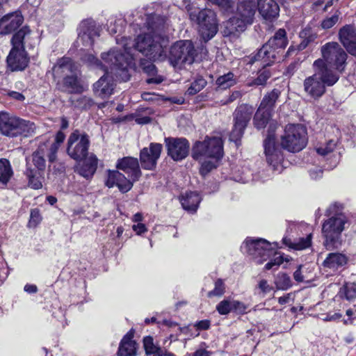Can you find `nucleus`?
<instances>
[{
    "mask_svg": "<svg viewBox=\"0 0 356 356\" xmlns=\"http://www.w3.org/2000/svg\"><path fill=\"white\" fill-rule=\"evenodd\" d=\"M163 42V38L152 31L139 35L135 39L134 42H132L130 38H123L122 44L124 54H122L121 51L113 49L102 54V58L105 63L109 65L111 70H119L122 73H125L129 60L132 59V47L148 57L149 59L155 61L162 60Z\"/></svg>",
    "mask_w": 356,
    "mask_h": 356,
    "instance_id": "nucleus-1",
    "label": "nucleus"
},
{
    "mask_svg": "<svg viewBox=\"0 0 356 356\" xmlns=\"http://www.w3.org/2000/svg\"><path fill=\"white\" fill-rule=\"evenodd\" d=\"M286 31L284 29H279L262 47L258 51L257 54L250 59V63L259 61L264 69L258 72V76L252 81L247 83L248 86H265L267 80L271 76V72L266 69V66L270 65L274 63L278 49H284L286 46Z\"/></svg>",
    "mask_w": 356,
    "mask_h": 356,
    "instance_id": "nucleus-2",
    "label": "nucleus"
},
{
    "mask_svg": "<svg viewBox=\"0 0 356 356\" xmlns=\"http://www.w3.org/2000/svg\"><path fill=\"white\" fill-rule=\"evenodd\" d=\"M314 74L306 78L303 83L305 92L315 99L320 98L326 91V86H332L339 79L334 70L325 69L321 60L313 64Z\"/></svg>",
    "mask_w": 356,
    "mask_h": 356,
    "instance_id": "nucleus-3",
    "label": "nucleus"
},
{
    "mask_svg": "<svg viewBox=\"0 0 356 356\" xmlns=\"http://www.w3.org/2000/svg\"><path fill=\"white\" fill-rule=\"evenodd\" d=\"M31 40V31L24 26L19 29L12 38L13 47L7 57V63L12 71L24 70L29 64V58L26 52L25 45Z\"/></svg>",
    "mask_w": 356,
    "mask_h": 356,
    "instance_id": "nucleus-4",
    "label": "nucleus"
},
{
    "mask_svg": "<svg viewBox=\"0 0 356 356\" xmlns=\"http://www.w3.org/2000/svg\"><path fill=\"white\" fill-rule=\"evenodd\" d=\"M257 11L255 0H238L235 15L225 24L228 34L243 32L248 25L252 24Z\"/></svg>",
    "mask_w": 356,
    "mask_h": 356,
    "instance_id": "nucleus-5",
    "label": "nucleus"
},
{
    "mask_svg": "<svg viewBox=\"0 0 356 356\" xmlns=\"http://www.w3.org/2000/svg\"><path fill=\"white\" fill-rule=\"evenodd\" d=\"M321 51L322 58L316 60L322 61L325 69L334 70L338 74V72L343 71L348 55L337 42L326 43L322 46Z\"/></svg>",
    "mask_w": 356,
    "mask_h": 356,
    "instance_id": "nucleus-6",
    "label": "nucleus"
},
{
    "mask_svg": "<svg viewBox=\"0 0 356 356\" xmlns=\"http://www.w3.org/2000/svg\"><path fill=\"white\" fill-rule=\"evenodd\" d=\"M35 124L6 113H0V134L9 137H28L35 131Z\"/></svg>",
    "mask_w": 356,
    "mask_h": 356,
    "instance_id": "nucleus-7",
    "label": "nucleus"
},
{
    "mask_svg": "<svg viewBox=\"0 0 356 356\" xmlns=\"http://www.w3.org/2000/svg\"><path fill=\"white\" fill-rule=\"evenodd\" d=\"M196 55V49L191 40H179L171 46L168 60L174 67L181 69L186 65H191Z\"/></svg>",
    "mask_w": 356,
    "mask_h": 356,
    "instance_id": "nucleus-8",
    "label": "nucleus"
},
{
    "mask_svg": "<svg viewBox=\"0 0 356 356\" xmlns=\"http://www.w3.org/2000/svg\"><path fill=\"white\" fill-rule=\"evenodd\" d=\"M307 130L300 124H289L285 127L281 136V146L291 152L302 150L307 145Z\"/></svg>",
    "mask_w": 356,
    "mask_h": 356,
    "instance_id": "nucleus-9",
    "label": "nucleus"
},
{
    "mask_svg": "<svg viewBox=\"0 0 356 356\" xmlns=\"http://www.w3.org/2000/svg\"><path fill=\"white\" fill-rule=\"evenodd\" d=\"M222 156V141L220 137H207L203 141L196 142L192 149V157L198 161L206 159L219 160Z\"/></svg>",
    "mask_w": 356,
    "mask_h": 356,
    "instance_id": "nucleus-10",
    "label": "nucleus"
},
{
    "mask_svg": "<svg viewBox=\"0 0 356 356\" xmlns=\"http://www.w3.org/2000/svg\"><path fill=\"white\" fill-rule=\"evenodd\" d=\"M346 222L341 215L332 216L325 220L322 225V235L324 238L323 245L327 250L337 248L341 244V233Z\"/></svg>",
    "mask_w": 356,
    "mask_h": 356,
    "instance_id": "nucleus-11",
    "label": "nucleus"
},
{
    "mask_svg": "<svg viewBox=\"0 0 356 356\" xmlns=\"http://www.w3.org/2000/svg\"><path fill=\"white\" fill-rule=\"evenodd\" d=\"M190 19L199 26V31L205 40L212 38L218 31L216 13L210 9L189 11Z\"/></svg>",
    "mask_w": 356,
    "mask_h": 356,
    "instance_id": "nucleus-12",
    "label": "nucleus"
},
{
    "mask_svg": "<svg viewBox=\"0 0 356 356\" xmlns=\"http://www.w3.org/2000/svg\"><path fill=\"white\" fill-rule=\"evenodd\" d=\"M89 145L88 136L75 130L68 138L67 152L72 159L81 161L87 156Z\"/></svg>",
    "mask_w": 356,
    "mask_h": 356,
    "instance_id": "nucleus-13",
    "label": "nucleus"
},
{
    "mask_svg": "<svg viewBox=\"0 0 356 356\" xmlns=\"http://www.w3.org/2000/svg\"><path fill=\"white\" fill-rule=\"evenodd\" d=\"M253 112V107L248 104H241L236 108L234 113V129L230 135L232 140L236 142L242 137Z\"/></svg>",
    "mask_w": 356,
    "mask_h": 356,
    "instance_id": "nucleus-14",
    "label": "nucleus"
},
{
    "mask_svg": "<svg viewBox=\"0 0 356 356\" xmlns=\"http://www.w3.org/2000/svg\"><path fill=\"white\" fill-rule=\"evenodd\" d=\"M246 252L258 259L257 263L261 264L273 254H276L275 250L269 242L264 239L247 240L245 243Z\"/></svg>",
    "mask_w": 356,
    "mask_h": 356,
    "instance_id": "nucleus-15",
    "label": "nucleus"
},
{
    "mask_svg": "<svg viewBox=\"0 0 356 356\" xmlns=\"http://www.w3.org/2000/svg\"><path fill=\"white\" fill-rule=\"evenodd\" d=\"M163 146L160 143H152L149 147H144L140 150V161L141 166L145 170H154L160 158Z\"/></svg>",
    "mask_w": 356,
    "mask_h": 356,
    "instance_id": "nucleus-16",
    "label": "nucleus"
},
{
    "mask_svg": "<svg viewBox=\"0 0 356 356\" xmlns=\"http://www.w3.org/2000/svg\"><path fill=\"white\" fill-rule=\"evenodd\" d=\"M264 152L267 162L274 168L283 160V155L279 147L276 145L273 130H268L266 138L264 141Z\"/></svg>",
    "mask_w": 356,
    "mask_h": 356,
    "instance_id": "nucleus-17",
    "label": "nucleus"
},
{
    "mask_svg": "<svg viewBox=\"0 0 356 356\" xmlns=\"http://www.w3.org/2000/svg\"><path fill=\"white\" fill-rule=\"evenodd\" d=\"M165 142L167 146L168 154L174 161H181L188 156L190 145L186 139L166 138Z\"/></svg>",
    "mask_w": 356,
    "mask_h": 356,
    "instance_id": "nucleus-18",
    "label": "nucleus"
},
{
    "mask_svg": "<svg viewBox=\"0 0 356 356\" xmlns=\"http://www.w3.org/2000/svg\"><path fill=\"white\" fill-rule=\"evenodd\" d=\"M133 182L118 170H108L105 184L108 188L116 186L120 191L127 193L133 187Z\"/></svg>",
    "mask_w": 356,
    "mask_h": 356,
    "instance_id": "nucleus-19",
    "label": "nucleus"
},
{
    "mask_svg": "<svg viewBox=\"0 0 356 356\" xmlns=\"http://www.w3.org/2000/svg\"><path fill=\"white\" fill-rule=\"evenodd\" d=\"M23 21L22 15L18 12L4 15L0 19V35L11 33L19 27Z\"/></svg>",
    "mask_w": 356,
    "mask_h": 356,
    "instance_id": "nucleus-20",
    "label": "nucleus"
},
{
    "mask_svg": "<svg viewBox=\"0 0 356 356\" xmlns=\"http://www.w3.org/2000/svg\"><path fill=\"white\" fill-rule=\"evenodd\" d=\"M117 168L124 171L132 181H137L141 175L138 161L136 158L124 157L120 159Z\"/></svg>",
    "mask_w": 356,
    "mask_h": 356,
    "instance_id": "nucleus-21",
    "label": "nucleus"
},
{
    "mask_svg": "<svg viewBox=\"0 0 356 356\" xmlns=\"http://www.w3.org/2000/svg\"><path fill=\"white\" fill-rule=\"evenodd\" d=\"M106 71V74L93 86L95 94L102 99L108 97L114 90L113 79L108 74V70Z\"/></svg>",
    "mask_w": 356,
    "mask_h": 356,
    "instance_id": "nucleus-22",
    "label": "nucleus"
},
{
    "mask_svg": "<svg viewBox=\"0 0 356 356\" xmlns=\"http://www.w3.org/2000/svg\"><path fill=\"white\" fill-rule=\"evenodd\" d=\"M99 36L98 29L92 21H83L79 26V40L86 47L92 45L94 38Z\"/></svg>",
    "mask_w": 356,
    "mask_h": 356,
    "instance_id": "nucleus-23",
    "label": "nucleus"
},
{
    "mask_svg": "<svg viewBox=\"0 0 356 356\" xmlns=\"http://www.w3.org/2000/svg\"><path fill=\"white\" fill-rule=\"evenodd\" d=\"M348 257L342 252H330L324 261L322 266L331 271L336 272L343 268L348 264Z\"/></svg>",
    "mask_w": 356,
    "mask_h": 356,
    "instance_id": "nucleus-24",
    "label": "nucleus"
},
{
    "mask_svg": "<svg viewBox=\"0 0 356 356\" xmlns=\"http://www.w3.org/2000/svg\"><path fill=\"white\" fill-rule=\"evenodd\" d=\"M257 8L261 15L267 20L276 18L280 12V7L274 0H257Z\"/></svg>",
    "mask_w": 356,
    "mask_h": 356,
    "instance_id": "nucleus-25",
    "label": "nucleus"
},
{
    "mask_svg": "<svg viewBox=\"0 0 356 356\" xmlns=\"http://www.w3.org/2000/svg\"><path fill=\"white\" fill-rule=\"evenodd\" d=\"M75 65L72 59L67 57H63L58 60L56 64L53 67L52 73L54 79L65 77L74 72Z\"/></svg>",
    "mask_w": 356,
    "mask_h": 356,
    "instance_id": "nucleus-26",
    "label": "nucleus"
},
{
    "mask_svg": "<svg viewBox=\"0 0 356 356\" xmlns=\"http://www.w3.org/2000/svg\"><path fill=\"white\" fill-rule=\"evenodd\" d=\"M134 331L130 330L122 338L120 343L118 356H136L137 354V343L133 340Z\"/></svg>",
    "mask_w": 356,
    "mask_h": 356,
    "instance_id": "nucleus-27",
    "label": "nucleus"
},
{
    "mask_svg": "<svg viewBox=\"0 0 356 356\" xmlns=\"http://www.w3.org/2000/svg\"><path fill=\"white\" fill-rule=\"evenodd\" d=\"M57 85L60 90L67 93H81L83 90L75 73L64 77Z\"/></svg>",
    "mask_w": 356,
    "mask_h": 356,
    "instance_id": "nucleus-28",
    "label": "nucleus"
},
{
    "mask_svg": "<svg viewBox=\"0 0 356 356\" xmlns=\"http://www.w3.org/2000/svg\"><path fill=\"white\" fill-rule=\"evenodd\" d=\"M48 154L47 144L43 143L38 146V149L32 154V161L38 171H44L46 168L44 156Z\"/></svg>",
    "mask_w": 356,
    "mask_h": 356,
    "instance_id": "nucleus-29",
    "label": "nucleus"
},
{
    "mask_svg": "<svg viewBox=\"0 0 356 356\" xmlns=\"http://www.w3.org/2000/svg\"><path fill=\"white\" fill-rule=\"evenodd\" d=\"M339 36L341 42L347 49L356 42V29L353 25H346L339 30Z\"/></svg>",
    "mask_w": 356,
    "mask_h": 356,
    "instance_id": "nucleus-30",
    "label": "nucleus"
},
{
    "mask_svg": "<svg viewBox=\"0 0 356 356\" xmlns=\"http://www.w3.org/2000/svg\"><path fill=\"white\" fill-rule=\"evenodd\" d=\"M180 201L185 210L188 211H195L201 201V198L197 192H189L183 195Z\"/></svg>",
    "mask_w": 356,
    "mask_h": 356,
    "instance_id": "nucleus-31",
    "label": "nucleus"
},
{
    "mask_svg": "<svg viewBox=\"0 0 356 356\" xmlns=\"http://www.w3.org/2000/svg\"><path fill=\"white\" fill-rule=\"evenodd\" d=\"M280 95L281 91L279 89L274 88L264 96L259 107L271 112L275 108L276 102Z\"/></svg>",
    "mask_w": 356,
    "mask_h": 356,
    "instance_id": "nucleus-32",
    "label": "nucleus"
},
{
    "mask_svg": "<svg viewBox=\"0 0 356 356\" xmlns=\"http://www.w3.org/2000/svg\"><path fill=\"white\" fill-rule=\"evenodd\" d=\"M65 138V136L63 132L62 131H58L54 141L48 147V160L49 162L51 164L53 163L56 159V154L58 150L60 145L64 141Z\"/></svg>",
    "mask_w": 356,
    "mask_h": 356,
    "instance_id": "nucleus-33",
    "label": "nucleus"
},
{
    "mask_svg": "<svg viewBox=\"0 0 356 356\" xmlns=\"http://www.w3.org/2000/svg\"><path fill=\"white\" fill-rule=\"evenodd\" d=\"M13 175L10 161L6 159H0V184L6 185Z\"/></svg>",
    "mask_w": 356,
    "mask_h": 356,
    "instance_id": "nucleus-34",
    "label": "nucleus"
},
{
    "mask_svg": "<svg viewBox=\"0 0 356 356\" xmlns=\"http://www.w3.org/2000/svg\"><path fill=\"white\" fill-rule=\"evenodd\" d=\"M97 166L96 156L90 155L85 162V165L80 169V174L84 177L88 178L94 175Z\"/></svg>",
    "mask_w": 356,
    "mask_h": 356,
    "instance_id": "nucleus-35",
    "label": "nucleus"
},
{
    "mask_svg": "<svg viewBox=\"0 0 356 356\" xmlns=\"http://www.w3.org/2000/svg\"><path fill=\"white\" fill-rule=\"evenodd\" d=\"M271 115V112L263 108H258L254 116V124L257 129H263L267 124Z\"/></svg>",
    "mask_w": 356,
    "mask_h": 356,
    "instance_id": "nucleus-36",
    "label": "nucleus"
},
{
    "mask_svg": "<svg viewBox=\"0 0 356 356\" xmlns=\"http://www.w3.org/2000/svg\"><path fill=\"white\" fill-rule=\"evenodd\" d=\"M236 83V79H235L234 74L231 72L220 76L216 81V84L218 87L223 90L229 88Z\"/></svg>",
    "mask_w": 356,
    "mask_h": 356,
    "instance_id": "nucleus-37",
    "label": "nucleus"
},
{
    "mask_svg": "<svg viewBox=\"0 0 356 356\" xmlns=\"http://www.w3.org/2000/svg\"><path fill=\"white\" fill-rule=\"evenodd\" d=\"M339 293L348 301L356 300V284L355 282L346 283L340 289Z\"/></svg>",
    "mask_w": 356,
    "mask_h": 356,
    "instance_id": "nucleus-38",
    "label": "nucleus"
},
{
    "mask_svg": "<svg viewBox=\"0 0 356 356\" xmlns=\"http://www.w3.org/2000/svg\"><path fill=\"white\" fill-rule=\"evenodd\" d=\"M276 287L279 290H287L291 286L290 277L284 273H279L275 280Z\"/></svg>",
    "mask_w": 356,
    "mask_h": 356,
    "instance_id": "nucleus-39",
    "label": "nucleus"
},
{
    "mask_svg": "<svg viewBox=\"0 0 356 356\" xmlns=\"http://www.w3.org/2000/svg\"><path fill=\"white\" fill-rule=\"evenodd\" d=\"M26 176L29 178V185L33 189H39L42 186L40 177L37 175L38 172L33 169L28 168L26 170Z\"/></svg>",
    "mask_w": 356,
    "mask_h": 356,
    "instance_id": "nucleus-40",
    "label": "nucleus"
},
{
    "mask_svg": "<svg viewBox=\"0 0 356 356\" xmlns=\"http://www.w3.org/2000/svg\"><path fill=\"white\" fill-rule=\"evenodd\" d=\"M207 83V81L202 77L197 78L188 88V94L190 95H195L202 90L206 86Z\"/></svg>",
    "mask_w": 356,
    "mask_h": 356,
    "instance_id": "nucleus-41",
    "label": "nucleus"
},
{
    "mask_svg": "<svg viewBox=\"0 0 356 356\" xmlns=\"http://www.w3.org/2000/svg\"><path fill=\"white\" fill-rule=\"evenodd\" d=\"M218 160L212 159H206L202 161H199L201 163L200 172L202 176L207 175L213 169L216 168V163Z\"/></svg>",
    "mask_w": 356,
    "mask_h": 356,
    "instance_id": "nucleus-42",
    "label": "nucleus"
},
{
    "mask_svg": "<svg viewBox=\"0 0 356 356\" xmlns=\"http://www.w3.org/2000/svg\"><path fill=\"white\" fill-rule=\"evenodd\" d=\"M216 310L221 315H227L233 311L232 299L227 298L220 301L216 306Z\"/></svg>",
    "mask_w": 356,
    "mask_h": 356,
    "instance_id": "nucleus-43",
    "label": "nucleus"
},
{
    "mask_svg": "<svg viewBox=\"0 0 356 356\" xmlns=\"http://www.w3.org/2000/svg\"><path fill=\"white\" fill-rule=\"evenodd\" d=\"M312 234L307 235L306 238H301L297 242L291 243L289 246L291 248L302 250L311 245Z\"/></svg>",
    "mask_w": 356,
    "mask_h": 356,
    "instance_id": "nucleus-44",
    "label": "nucleus"
},
{
    "mask_svg": "<svg viewBox=\"0 0 356 356\" xmlns=\"http://www.w3.org/2000/svg\"><path fill=\"white\" fill-rule=\"evenodd\" d=\"M143 345L146 352V354H156L159 350H161L160 348L156 346L153 342V338L152 337H146L143 339Z\"/></svg>",
    "mask_w": 356,
    "mask_h": 356,
    "instance_id": "nucleus-45",
    "label": "nucleus"
},
{
    "mask_svg": "<svg viewBox=\"0 0 356 356\" xmlns=\"http://www.w3.org/2000/svg\"><path fill=\"white\" fill-rule=\"evenodd\" d=\"M42 218L38 209L31 210L30 219L28 223L29 227H36L42 221Z\"/></svg>",
    "mask_w": 356,
    "mask_h": 356,
    "instance_id": "nucleus-46",
    "label": "nucleus"
},
{
    "mask_svg": "<svg viewBox=\"0 0 356 356\" xmlns=\"http://www.w3.org/2000/svg\"><path fill=\"white\" fill-rule=\"evenodd\" d=\"M225 292V287L223 281L221 279H218L215 282L214 289L209 291L207 294L209 298L213 296H221Z\"/></svg>",
    "mask_w": 356,
    "mask_h": 356,
    "instance_id": "nucleus-47",
    "label": "nucleus"
},
{
    "mask_svg": "<svg viewBox=\"0 0 356 356\" xmlns=\"http://www.w3.org/2000/svg\"><path fill=\"white\" fill-rule=\"evenodd\" d=\"M216 5L222 11L229 12L232 10L234 2L232 0H208Z\"/></svg>",
    "mask_w": 356,
    "mask_h": 356,
    "instance_id": "nucleus-48",
    "label": "nucleus"
},
{
    "mask_svg": "<svg viewBox=\"0 0 356 356\" xmlns=\"http://www.w3.org/2000/svg\"><path fill=\"white\" fill-rule=\"evenodd\" d=\"M70 101L75 107L85 108L91 105V99L86 96H81L78 98H71Z\"/></svg>",
    "mask_w": 356,
    "mask_h": 356,
    "instance_id": "nucleus-49",
    "label": "nucleus"
},
{
    "mask_svg": "<svg viewBox=\"0 0 356 356\" xmlns=\"http://www.w3.org/2000/svg\"><path fill=\"white\" fill-rule=\"evenodd\" d=\"M336 147V143L333 140H330L325 145L316 148L318 154L326 156L333 152Z\"/></svg>",
    "mask_w": 356,
    "mask_h": 356,
    "instance_id": "nucleus-50",
    "label": "nucleus"
},
{
    "mask_svg": "<svg viewBox=\"0 0 356 356\" xmlns=\"http://www.w3.org/2000/svg\"><path fill=\"white\" fill-rule=\"evenodd\" d=\"M83 60L90 65L102 68V63L92 54H86L83 58Z\"/></svg>",
    "mask_w": 356,
    "mask_h": 356,
    "instance_id": "nucleus-51",
    "label": "nucleus"
},
{
    "mask_svg": "<svg viewBox=\"0 0 356 356\" xmlns=\"http://www.w3.org/2000/svg\"><path fill=\"white\" fill-rule=\"evenodd\" d=\"M276 255L277 254H273L274 258L266 264V270H270L273 268L274 266H280L283 263V257L281 255Z\"/></svg>",
    "mask_w": 356,
    "mask_h": 356,
    "instance_id": "nucleus-52",
    "label": "nucleus"
},
{
    "mask_svg": "<svg viewBox=\"0 0 356 356\" xmlns=\"http://www.w3.org/2000/svg\"><path fill=\"white\" fill-rule=\"evenodd\" d=\"M339 19V17L337 15H334L330 17L325 19L321 24L323 29H328L332 28Z\"/></svg>",
    "mask_w": 356,
    "mask_h": 356,
    "instance_id": "nucleus-53",
    "label": "nucleus"
},
{
    "mask_svg": "<svg viewBox=\"0 0 356 356\" xmlns=\"http://www.w3.org/2000/svg\"><path fill=\"white\" fill-rule=\"evenodd\" d=\"M233 311L238 313H244L248 307L242 302L232 299Z\"/></svg>",
    "mask_w": 356,
    "mask_h": 356,
    "instance_id": "nucleus-54",
    "label": "nucleus"
},
{
    "mask_svg": "<svg viewBox=\"0 0 356 356\" xmlns=\"http://www.w3.org/2000/svg\"><path fill=\"white\" fill-rule=\"evenodd\" d=\"M241 96H242V94L240 91L235 90V91L232 92V93L229 96L227 99H226L225 101L222 100L221 103L222 105L230 104V103L233 102L234 101L239 99Z\"/></svg>",
    "mask_w": 356,
    "mask_h": 356,
    "instance_id": "nucleus-55",
    "label": "nucleus"
},
{
    "mask_svg": "<svg viewBox=\"0 0 356 356\" xmlns=\"http://www.w3.org/2000/svg\"><path fill=\"white\" fill-rule=\"evenodd\" d=\"M141 65L143 71L148 74H154L156 72L154 65L150 62H142Z\"/></svg>",
    "mask_w": 356,
    "mask_h": 356,
    "instance_id": "nucleus-56",
    "label": "nucleus"
},
{
    "mask_svg": "<svg viewBox=\"0 0 356 356\" xmlns=\"http://www.w3.org/2000/svg\"><path fill=\"white\" fill-rule=\"evenodd\" d=\"M197 330H206L210 327V321L209 320H202L197 322L195 325Z\"/></svg>",
    "mask_w": 356,
    "mask_h": 356,
    "instance_id": "nucleus-57",
    "label": "nucleus"
},
{
    "mask_svg": "<svg viewBox=\"0 0 356 356\" xmlns=\"http://www.w3.org/2000/svg\"><path fill=\"white\" fill-rule=\"evenodd\" d=\"M132 229L136 232L137 234H141L147 231L145 225L143 223H138L134 225Z\"/></svg>",
    "mask_w": 356,
    "mask_h": 356,
    "instance_id": "nucleus-58",
    "label": "nucleus"
},
{
    "mask_svg": "<svg viewBox=\"0 0 356 356\" xmlns=\"http://www.w3.org/2000/svg\"><path fill=\"white\" fill-rule=\"evenodd\" d=\"M8 95L11 98L20 102L24 101L25 99L24 96L22 93L15 91L9 92Z\"/></svg>",
    "mask_w": 356,
    "mask_h": 356,
    "instance_id": "nucleus-59",
    "label": "nucleus"
},
{
    "mask_svg": "<svg viewBox=\"0 0 356 356\" xmlns=\"http://www.w3.org/2000/svg\"><path fill=\"white\" fill-rule=\"evenodd\" d=\"M259 287L264 293H268L271 289L267 281L265 280H262L259 282Z\"/></svg>",
    "mask_w": 356,
    "mask_h": 356,
    "instance_id": "nucleus-60",
    "label": "nucleus"
},
{
    "mask_svg": "<svg viewBox=\"0 0 356 356\" xmlns=\"http://www.w3.org/2000/svg\"><path fill=\"white\" fill-rule=\"evenodd\" d=\"M301 267H302L301 266H299L298 268L293 273L294 280L299 282H302L304 280V277L302 275V273H301V270H300Z\"/></svg>",
    "mask_w": 356,
    "mask_h": 356,
    "instance_id": "nucleus-61",
    "label": "nucleus"
},
{
    "mask_svg": "<svg viewBox=\"0 0 356 356\" xmlns=\"http://www.w3.org/2000/svg\"><path fill=\"white\" fill-rule=\"evenodd\" d=\"M192 356H209V353L206 350L200 349L196 350Z\"/></svg>",
    "mask_w": 356,
    "mask_h": 356,
    "instance_id": "nucleus-62",
    "label": "nucleus"
},
{
    "mask_svg": "<svg viewBox=\"0 0 356 356\" xmlns=\"http://www.w3.org/2000/svg\"><path fill=\"white\" fill-rule=\"evenodd\" d=\"M154 356H175V355L161 349L155 355H154Z\"/></svg>",
    "mask_w": 356,
    "mask_h": 356,
    "instance_id": "nucleus-63",
    "label": "nucleus"
},
{
    "mask_svg": "<svg viewBox=\"0 0 356 356\" xmlns=\"http://www.w3.org/2000/svg\"><path fill=\"white\" fill-rule=\"evenodd\" d=\"M346 50L351 55L356 56V41L354 43H353L351 46L348 47Z\"/></svg>",
    "mask_w": 356,
    "mask_h": 356,
    "instance_id": "nucleus-64",
    "label": "nucleus"
}]
</instances>
